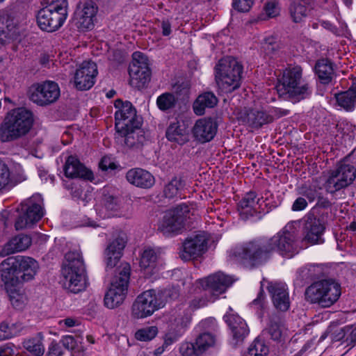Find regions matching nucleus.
<instances>
[{
    "mask_svg": "<svg viewBox=\"0 0 356 356\" xmlns=\"http://www.w3.org/2000/svg\"><path fill=\"white\" fill-rule=\"evenodd\" d=\"M159 291L161 292L162 296L164 298L165 304L168 300L177 299L179 295V289L177 287H172L169 289H165L163 291Z\"/></svg>",
    "mask_w": 356,
    "mask_h": 356,
    "instance_id": "obj_50",
    "label": "nucleus"
},
{
    "mask_svg": "<svg viewBox=\"0 0 356 356\" xmlns=\"http://www.w3.org/2000/svg\"><path fill=\"white\" fill-rule=\"evenodd\" d=\"M324 186L327 193L336 192L350 186L356 177V169L346 161L339 162L325 175Z\"/></svg>",
    "mask_w": 356,
    "mask_h": 356,
    "instance_id": "obj_12",
    "label": "nucleus"
},
{
    "mask_svg": "<svg viewBox=\"0 0 356 356\" xmlns=\"http://www.w3.org/2000/svg\"><path fill=\"white\" fill-rule=\"evenodd\" d=\"M177 98L172 92H164L156 99V105L162 111H169L175 107Z\"/></svg>",
    "mask_w": 356,
    "mask_h": 356,
    "instance_id": "obj_42",
    "label": "nucleus"
},
{
    "mask_svg": "<svg viewBox=\"0 0 356 356\" xmlns=\"http://www.w3.org/2000/svg\"><path fill=\"white\" fill-rule=\"evenodd\" d=\"M268 332L271 338L275 341H280L284 339L282 327L277 323H272L268 327Z\"/></svg>",
    "mask_w": 356,
    "mask_h": 356,
    "instance_id": "obj_49",
    "label": "nucleus"
},
{
    "mask_svg": "<svg viewBox=\"0 0 356 356\" xmlns=\"http://www.w3.org/2000/svg\"><path fill=\"white\" fill-rule=\"evenodd\" d=\"M165 136L169 141L180 145L189 140L188 129L183 121L171 122L166 130Z\"/></svg>",
    "mask_w": 356,
    "mask_h": 356,
    "instance_id": "obj_31",
    "label": "nucleus"
},
{
    "mask_svg": "<svg viewBox=\"0 0 356 356\" xmlns=\"http://www.w3.org/2000/svg\"><path fill=\"white\" fill-rule=\"evenodd\" d=\"M17 175L11 172L8 165L0 159V191H9L18 183L26 179L20 165L15 166Z\"/></svg>",
    "mask_w": 356,
    "mask_h": 356,
    "instance_id": "obj_27",
    "label": "nucleus"
},
{
    "mask_svg": "<svg viewBox=\"0 0 356 356\" xmlns=\"http://www.w3.org/2000/svg\"><path fill=\"white\" fill-rule=\"evenodd\" d=\"M31 244V238L27 235L19 234L11 238L4 246L1 254H10L26 250Z\"/></svg>",
    "mask_w": 356,
    "mask_h": 356,
    "instance_id": "obj_34",
    "label": "nucleus"
},
{
    "mask_svg": "<svg viewBox=\"0 0 356 356\" xmlns=\"http://www.w3.org/2000/svg\"><path fill=\"white\" fill-rule=\"evenodd\" d=\"M165 306V300L161 292L149 289L140 294L131 308V315L137 319L152 316L156 311Z\"/></svg>",
    "mask_w": 356,
    "mask_h": 356,
    "instance_id": "obj_13",
    "label": "nucleus"
},
{
    "mask_svg": "<svg viewBox=\"0 0 356 356\" xmlns=\"http://www.w3.org/2000/svg\"><path fill=\"white\" fill-rule=\"evenodd\" d=\"M5 118L20 138L29 132L33 124V113L23 107L10 111Z\"/></svg>",
    "mask_w": 356,
    "mask_h": 356,
    "instance_id": "obj_17",
    "label": "nucleus"
},
{
    "mask_svg": "<svg viewBox=\"0 0 356 356\" xmlns=\"http://www.w3.org/2000/svg\"><path fill=\"white\" fill-rule=\"evenodd\" d=\"M97 74V67L94 62L86 60L83 62L76 69L73 78L74 87L79 90H87L95 84V79Z\"/></svg>",
    "mask_w": 356,
    "mask_h": 356,
    "instance_id": "obj_19",
    "label": "nucleus"
},
{
    "mask_svg": "<svg viewBox=\"0 0 356 356\" xmlns=\"http://www.w3.org/2000/svg\"><path fill=\"white\" fill-rule=\"evenodd\" d=\"M99 167L103 170H115L118 168V165L112 157L104 156L99 163Z\"/></svg>",
    "mask_w": 356,
    "mask_h": 356,
    "instance_id": "obj_51",
    "label": "nucleus"
},
{
    "mask_svg": "<svg viewBox=\"0 0 356 356\" xmlns=\"http://www.w3.org/2000/svg\"><path fill=\"white\" fill-rule=\"evenodd\" d=\"M341 293V286L339 283L330 280H323L315 282L307 287L305 298L308 301L317 303L322 307H330L338 300Z\"/></svg>",
    "mask_w": 356,
    "mask_h": 356,
    "instance_id": "obj_10",
    "label": "nucleus"
},
{
    "mask_svg": "<svg viewBox=\"0 0 356 356\" xmlns=\"http://www.w3.org/2000/svg\"><path fill=\"white\" fill-rule=\"evenodd\" d=\"M180 353L183 356H190L193 353L199 355L200 353L196 351L195 343H191L188 342L183 343L180 346Z\"/></svg>",
    "mask_w": 356,
    "mask_h": 356,
    "instance_id": "obj_54",
    "label": "nucleus"
},
{
    "mask_svg": "<svg viewBox=\"0 0 356 356\" xmlns=\"http://www.w3.org/2000/svg\"><path fill=\"white\" fill-rule=\"evenodd\" d=\"M106 192H107V189L104 188L100 197L101 203L97 204L95 208L97 215L102 218L117 216V211L120 208L118 199Z\"/></svg>",
    "mask_w": 356,
    "mask_h": 356,
    "instance_id": "obj_29",
    "label": "nucleus"
},
{
    "mask_svg": "<svg viewBox=\"0 0 356 356\" xmlns=\"http://www.w3.org/2000/svg\"><path fill=\"white\" fill-rule=\"evenodd\" d=\"M183 186L182 181L177 177H175L165 186V195L169 198L176 197L179 195Z\"/></svg>",
    "mask_w": 356,
    "mask_h": 356,
    "instance_id": "obj_46",
    "label": "nucleus"
},
{
    "mask_svg": "<svg viewBox=\"0 0 356 356\" xmlns=\"http://www.w3.org/2000/svg\"><path fill=\"white\" fill-rule=\"evenodd\" d=\"M300 228V222L292 221L270 238L236 246L228 252L227 262L230 265L253 268L266 263L273 252L292 257L298 252L297 242Z\"/></svg>",
    "mask_w": 356,
    "mask_h": 356,
    "instance_id": "obj_2",
    "label": "nucleus"
},
{
    "mask_svg": "<svg viewBox=\"0 0 356 356\" xmlns=\"http://www.w3.org/2000/svg\"><path fill=\"white\" fill-rule=\"evenodd\" d=\"M254 39L257 44L254 47H260L266 54L273 52L279 47L277 38L273 34L259 35Z\"/></svg>",
    "mask_w": 356,
    "mask_h": 356,
    "instance_id": "obj_36",
    "label": "nucleus"
},
{
    "mask_svg": "<svg viewBox=\"0 0 356 356\" xmlns=\"http://www.w3.org/2000/svg\"><path fill=\"white\" fill-rule=\"evenodd\" d=\"M264 205H266L265 201L257 197L254 192L247 193L239 203L242 212L250 215L264 211Z\"/></svg>",
    "mask_w": 356,
    "mask_h": 356,
    "instance_id": "obj_33",
    "label": "nucleus"
},
{
    "mask_svg": "<svg viewBox=\"0 0 356 356\" xmlns=\"http://www.w3.org/2000/svg\"><path fill=\"white\" fill-rule=\"evenodd\" d=\"M280 8L277 0H268L264 4L261 17L264 19L274 18L280 15Z\"/></svg>",
    "mask_w": 356,
    "mask_h": 356,
    "instance_id": "obj_45",
    "label": "nucleus"
},
{
    "mask_svg": "<svg viewBox=\"0 0 356 356\" xmlns=\"http://www.w3.org/2000/svg\"><path fill=\"white\" fill-rule=\"evenodd\" d=\"M130 84L140 88L148 81L150 75L148 59L146 56L136 51L132 54V63L129 66Z\"/></svg>",
    "mask_w": 356,
    "mask_h": 356,
    "instance_id": "obj_16",
    "label": "nucleus"
},
{
    "mask_svg": "<svg viewBox=\"0 0 356 356\" xmlns=\"http://www.w3.org/2000/svg\"><path fill=\"white\" fill-rule=\"evenodd\" d=\"M289 112L277 107L261 105L254 102L252 106L245 108L238 113V118L252 127H260L273 120L288 115Z\"/></svg>",
    "mask_w": 356,
    "mask_h": 356,
    "instance_id": "obj_9",
    "label": "nucleus"
},
{
    "mask_svg": "<svg viewBox=\"0 0 356 356\" xmlns=\"http://www.w3.org/2000/svg\"><path fill=\"white\" fill-rule=\"evenodd\" d=\"M31 100L38 105H47L56 102L60 97L58 85L51 81L38 83L33 87Z\"/></svg>",
    "mask_w": 356,
    "mask_h": 356,
    "instance_id": "obj_18",
    "label": "nucleus"
},
{
    "mask_svg": "<svg viewBox=\"0 0 356 356\" xmlns=\"http://www.w3.org/2000/svg\"><path fill=\"white\" fill-rule=\"evenodd\" d=\"M225 321L232 330L233 337L237 341L243 340L249 333L246 322L236 314L231 307L224 316Z\"/></svg>",
    "mask_w": 356,
    "mask_h": 356,
    "instance_id": "obj_28",
    "label": "nucleus"
},
{
    "mask_svg": "<svg viewBox=\"0 0 356 356\" xmlns=\"http://www.w3.org/2000/svg\"><path fill=\"white\" fill-rule=\"evenodd\" d=\"M42 199L40 195H33L22 205V213L15 222L17 229H23L31 227L39 221L44 216L42 207Z\"/></svg>",
    "mask_w": 356,
    "mask_h": 356,
    "instance_id": "obj_15",
    "label": "nucleus"
},
{
    "mask_svg": "<svg viewBox=\"0 0 356 356\" xmlns=\"http://www.w3.org/2000/svg\"><path fill=\"white\" fill-rule=\"evenodd\" d=\"M196 215L197 211L194 204H179L165 211L159 222V230L165 236L177 234L185 228L188 221Z\"/></svg>",
    "mask_w": 356,
    "mask_h": 356,
    "instance_id": "obj_6",
    "label": "nucleus"
},
{
    "mask_svg": "<svg viewBox=\"0 0 356 356\" xmlns=\"http://www.w3.org/2000/svg\"><path fill=\"white\" fill-rule=\"evenodd\" d=\"M315 72L322 83H328L333 74L332 63L327 59H321L315 66Z\"/></svg>",
    "mask_w": 356,
    "mask_h": 356,
    "instance_id": "obj_37",
    "label": "nucleus"
},
{
    "mask_svg": "<svg viewBox=\"0 0 356 356\" xmlns=\"http://www.w3.org/2000/svg\"><path fill=\"white\" fill-rule=\"evenodd\" d=\"M65 258L62 270L65 288L74 293L85 290L88 280L80 250L76 248L67 252Z\"/></svg>",
    "mask_w": 356,
    "mask_h": 356,
    "instance_id": "obj_4",
    "label": "nucleus"
},
{
    "mask_svg": "<svg viewBox=\"0 0 356 356\" xmlns=\"http://www.w3.org/2000/svg\"><path fill=\"white\" fill-rule=\"evenodd\" d=\"M268 347L265 343L261 340L255 339L243 356H268Z\"/></svg>",
    "mask_w": 356,
    "mask_h": 356,
    "instance_id": "obj_43",
    "label": "nucleus"
},
{
    "mask_svg": "<svg viewBox=\"0 0 356 356\" xmlns=\"http://www.w3.org/2000/svg\"><path fill=\"white\" fill-rule=\"evenodd\" d=\"M217 131V122L211 118L197 120L191 129L193 137L200 143H206L212 140Z\"/></svg>",
    "mask_w": 356,
    "mask_h": 356,
    "instance_id": "obj_21",
    "label": "nucleus"
},
{
    "mask_svg": "<svg viewBox=\"0 0 356 356\" xmlns=\"http://www.w3.org/2000/svg\"><path fill=\"white\" fill-rule=\"evenodd\" d=\"M65 175L71 178H82L86 180L92 181L94 175L92 172L82 165L79 159L73 156H70L65 165Z\"/></svg>",
    "mask_w": 356,
    "mask_h": 356,
    "instance_id": "obj_30",
    "label": "nucleus"
},
{
    "mask_svg": "<svg viewBox=\"0 0 356 356\" xmlns=\"http://www.w3.org/2000/svg\"><path fill=\"white\" fill-rule=\"evenodd\" d=\"M126 177L130 184L143 188H151L155 182L154 176L148 171L141 168L129 170Z\"/></svg>",
    "mask_w": 356,
    "mask_h": 356,
    "instance_id": "obj_32",
    "label": "nucleus"
},
{
    "mask_svg": "<svg viewBox=\"0 0 356 356\" xmlns=\"http://www.w3.org/2000/svg\"><path fill=\"white\" fill-rule=\"evenodd\" d=\"M195 343L196 351L201 354L215 345L216 339L211 333L204 332L197 337Z\"/></svg>",
    "mask_w": 356,
    "mask_h": 356,
    "instance_id": "obj_39",
    "label": "nucleus"
},
{
    "mask_svg": "<svg viewBox=\"0 0 356 356\" xmlns=\"http://www.w3.org/2000/svg\"><path fill=\"white\" fill-rule=\"evenodd\" d=\"M97 7L92 1L86 2L82 8H79L75 13V24L81 31L93 29Z\"/></svg>",
    "mask_w": 356,
    "mask_h": 356,
    "instance_id": "obj_23",
    "label": "nucleus"
},
{
    "mask_svg": "<svg viewBox=\"0 0 356 356\" xmlns=\"http://www.w3.org/2000/svg\"><path fill=\"white\" fill-rule=\"evenodd\" d=\"M308 8L306 3H302L300 1L294 2L291 8L290 12L291 17L295 22H300L307 15Z\"/></svg>",
    "mask_w": 356,
    "mask_h": 356,
    "instance_id": "obj_44",
    "label": "nucleus"
},
{
    "mask_svg": "<svg viewBox=\"0 0 356 356\" xmlns=\"http://www.w3.org/2000/svg\"><path fill=\"white\" fill-rule=\"evenodd\" d=\"M321 25L323 28L330 31L334 34L338 35L343 33V31L344 29V27L343 26H341L342 30H339L338 29L335 28L330 22H327V21L322 22Z\"/></svg>",
    "mask_w": 356,
    "mask_h": 356,
    "instance_id": "obj_59",
    "label": "nucleus"
},
{
    "mask_svg": "<svg viewBox=\"0 0 356 356\" xmlns=\"http://www.w3.org/2000/svg\"><path fill=\"white\" fill-rule=\"evenodd\" d=\"M303 195L307 197L309 202H313L317 196V191L316 189H307L303 191Z\"/></svg>",
    "mask_w": 356,
    "mask_h": 356,
    "instance_id": "obj_61",
    "label": "nucleus"
},
{
    "mask_svg": "<svg viewBox=\"0 0 356 356\" xmlns=\"http://www.w3.org/2000/svg\"><path fill=\"white\" fill-rule=\"evenodd\" d=\"M337 105L346 111H352L356 103V97L347 90L335 95Z\"/></svg>",
    "mask_w": 356,
    "mask_h": 356,
    "instance_id": "obj_40",
    "label": "nucleus"
},
{
    "mask_svg": "<svg viewBox=\"0 0 356 356\" xmlns=\"http://www.w3.org/2000/svg\"><path fill=\"white\" fill-rule=\"evenodd\" d=\"M207 237L203 232L189 236L186 239L179 252L184 261H188L202 255L207 250Z\"/></svg>",
    "mask_w": 356,
    "mask_h": 356,
    "instance_id": "obj_20",
    "label": "nucleus"
},
{
    "mask_svg": "<svg viewBox=\"0 0 356 356\" xmlns=\"http://www.w3.org/2000/svg\"><path fill=\"white\" fill-rule=\"evenodd\" d=\"M307 207V200L302 197H298L292 205V210L294 211H302Z\"/></svg>",
    "mask_w": 356,
    "mask_h": 356,
    "instance_id": "obj_58",
    "label": "nucleus"
},
{
    "mask_svg": "<svg viewBox=\"0 0 356 356\" xmlns=\"http://www.w3.org/2000/svg\"><path fill=\"white\" fill-rule=\"evenodd\" d=\"M61 343L65 348L69 350H73L76 346V342L74 338L70 335L63 337L61 339Z\"/></svg>",
    "mask_w": 356,
    "mask_h": 356,
    "instance_id": "obj_57",
    "label": "nucleus"
},
{
    "mask_svg": "<svg viewBox=\"0 0 356 356\" xmlns=\"http://www.w3.org/2000/svg\"><path fill=\"white\" fill-rule=\"evenodd\" d=\"M158 334V328L156 326L145 327L138 329L135 332V338L140 341H148L153 339Z\"/></svg>",
    "mask_w": 356,
    "mask_h": 356,
    "instance_id": "obj_47",
    "label": "nucleus"
},
{
    "mask_svg": "<svg viewBox=\"0 0 356 356\" xmlns=\"http://www.w3.org/2000/svg\"><path fill=\"white\" fill-rule=\"evenodd\" d=\"M0 356H15L11 346L6 344L0 347Z\"/></svg>",
    "mask_w": 356,
    "mask_h": 356,
    "instance_id": "obj_60",
    "label": "nucleus"
},
{
    "mask_svg": "<svg viewBox=\"0 0 356 356\" xmlns=\"http://www.w3.org/2000/svg\"><path fill=\"white\" fill-rule=\"evenodd\" d=\"M62 354L61 347L56 341H53L49 346L48 356H61Z\"/></svg>",
    "mask_w": 356,
    "mask_h": 356,
    "instance_id": "obj_55",
    "label": "nucleus"
},
{
    "mask_svg": "<svg viewBox=\"0 0 356 356\" xmlns=\"http://www.w3.org/2000/svg\"><path fill=\"white\" fill-rule=\"evenodd\" d=\"M254 4V0H232L233 8L238 12H248Z\"/></svg>",
    "mask_w": 356,
    "mask_h": 356,
    "instance_id": "obj_48",
    "label": "nucleus"
},
{
    "mask_svg": "<svg viewBox=\"0 0 356 356\" xmlns=\"http://www.w3.org/2000/svg\"><path fill=\"white\" fill-rule=\"evenodd\" d=\"M236 280L222 272L197 280L190 287L185 302L178 305L170 315L164 345L168 346L177 341L190 325L192 312L214 302Z\"/></svg>",
    "mask_w": 356,
    "mask_h": 356,
    "instance_id": "obj_1",
    "label": "nucleus"
},
{
    "mask_svg": "<svg viewBox=\"0 0 356 356\" xmlns=\"http://www.w3.org/2000/svg\"><path fill=\"white\" fill-rule=\"evenodd\" d=\"M268 291L274 307L280 311H286L290 306L289 296L285 283L274 282L268 284Z\"/></svg>",
    "mask_w": 356,
    "mask_h": 356,
    "instance_id": "obj_24",
    "label": "nucleus"
},
{
    "mask_svg": "<svg viewBox=\"0 0 356 356\" xmlns=\"http://www.w3.org/2000/svg\"><path fill=\"white\" fill-rule=\"evenodd\" d=\"M114 105L118 109L115 113V129L118 132L125 136V143L128 146H133L135 142L129 140L133 138L135 129L140 127L136 111L129 102H123L120 99H117Z\"/></svg>",
    "mask_w": 356,
    "mask_h": 356,
    "instance_id": "obj_11",
    "label": "nucleus"
},
{
    "mask_svg": "<svg viewBox=\"0 0 356 356\" xmlns=\"http://www.w3.org/2000/svg\"><path fill=\"white\" fill-rule=\"evenodd\" d=\"M298 221L301 222L300 230L303 231L304 241L312 245L323 242V234L325 227L319 220L311 218Z\"/></svg>",
    "mask_w": 356,
    "mask_h": 356,
    "instance_id": "obj_26",
    "label": "nucleus"
},
{
    "mask_svg": "<svg viewBox=\"0 0 356 356\" xmlns=\"http://www.w3.org/2000/svg\"><path fill=\"white\" fill-rule=\"evenodd\" d=\"M218 103L217 97L212 92H204L200 95L194 102L193 108L197 115H202L206 108L214 107Z\"/></svg>",
    "mask_w": 356,
    "mask_h": 356,
    "instance_id": "obj_35",
    "label": "nucleus"
},
{
    "mask_svg": "<svg viewBox=\"0 0 356 356\" xmlns=\"http://www.w3.org/2000/svg\"><path fill=\"white\" fill-rule=\"evenodd\" d=\"M42 339V334L38 333L35 337L24 340L23 347L33 355L41 356L44 352Z\"/></svg>",
    "mask_w": 356,
    "mask_h": 356,
    "instance_id": "obj_38",
    "label": "nucleus"
},
{
    "mask_svg": "<svg viewBox=\"0 0 356 356\" xmlns=\"http://www.w3.org/2000/svg\"><path fill=\"white\" fill-rule=\"evenodd\" d=\"M10 330L15 331L16 335L20 333V332L23 330L24 326L21 323H15L10 325Z\"/></svg>",
    "mask_w": 356,
    "mask_h": 356,
    "instance_id": "obj_64",
    "label": "nucleus"
},
{
    "mask_svg": "<svg viewBox=\"0 0 356 356\" xmlns=\"http://www.w3.org/2000/svg\"><path fill=\"white\" fill-rule=\"evenodd\" d=\"M79 324V321L74 318H66L58 321V325L61 327H74L78 326Z\"/></svg>",
    "mask_w": 356,
    "mask_h": 356,
    "instance_id": "obj_56",
    "label": "nucleus"
},
{
    "mask_svg": "<svg viewBox=\"0 0 356 356\" xmlns=\"http://www.w3.org/2000/svg\"><path fill=\"white\" fill-rule=\"evenodd\" d=\"M312 268V266H305L300 268L297 272V278L300 281H307L311 279L313 276Z\"/></svg>",
    "mask_w": 356,
    "mask_h": 356,
    "instance_id": "obj_53",
    "label": "nucleus"
},
{
    "mask_svg": "<svg viewBox=\"0 0 356 356\" xmlns=\"http://www.w3.org/2000/svg\"><path fill=\"white\" fill-rule=\"evenodd\" d=\"M60 62L63 64V66L70 64V63L72 61V57L68 55L62 54L59 56Z\"/></svg>",
    "mask_w": 356,
    "mask_h": 356,
    "instance_id": "obj_63",
    "label": "nucleus"
},
{
    "mask_svg": "<svg viewBox=\"0 0 356 356\" xmlns=\"http://www.w3.org/2000/svg\"><path fill=\"white\" fill-rule=\"evenodd\" d=\"M1 280L13 306L17 309L23 308L26 302L23 283L17 278H7L6 275L1 277Z\"/></svg>",
    "mask_w": 356,
    "mask_h": 356,
    "instance_id": "obj_22",
    "label": "nucleus"
},
{
    "mask_svg": "<svg viewBox=\"0 0 356 356\" xmlns=\"http://www.w3.org/2000/svg\"><path fill=\"white\" fill-rule=\"evenodd\" d=\"M242 66L234 58L220 59L216 67V81L220 91L229 93L240 86Z\"/></svg>",
    "mask_w": 356,
    "mask_h": 356,
    "instance_id": "obj_8",
    "label": "nucleus"
},
{
    "mask_svg": "<svg viewBox=\"0 0 356 356\" xmlns=\"http://www.w3.org/2000/svg\"><path fill=\"white\" fill-rule=\"evenodd\" d=\"M40 268L38 262L26 256L10 257L0 265L1 277L17 278L22 283L33 280Z\"/></svg>",
    "mask_w": 356,
    "mask_h": 356,
    "instance_id": "obj_5",
    "label": "nucleus"
},
{
    "mask_svg": "<svg viewBox=\"0 0 356 356\" xmlns=\"http://www.w3.org/2000/svg\"><path fill=\"white\" fill-rule=\"evenodd\" d=\"M67 0H46V6L37 15L40 29L54 32L59 29L67 17Z\"/></svg>",
    "mask_w": 356,
    "mask_h": 356,
    "instance_id": "obj_7",
    "label": "nucleus"
},
{
    "mask_svg": "<svg viewBox=\"0 0 356 356\" xmlns=\"http://www.w3.org/2000/svg\"><path fill=\"white\" fill-rule=\"evenodd\" d=\"M15 336H16V332L10 330L8 323H2L0 325V340L7 339Z\"/></svg>",
    "mask_w": 356,
    "mask_h": 356,
    "instance_id": "obj_52",
    "label": "nucleus"
},
{
    "mask_svg": "<svg viewBox=\"0 0 356 356\" xmlns=\"http://www.w3.org/2000/svg\"><path fill=\"white\" fill-rule=\"evenodd\" d=\"M127 242L125 234H120L111 241L104 251V261L107 277L110 284L104 296V305L108 309H114L124 302L128 291L130 265L120 262L123 250Z\"/></svg>",
    "mask_w": 356,
    "mask_h": 356,
    "instance_id": "obj_3",
    "label": "nucleus"
},
{
    "mask_svg": "<svg viewBox=\"0 0 356 356\" xmlns=\"http://www.w3.org/2000/svg\"><path fill=\"white\" fill-rule=\"evenodd\" d=\"M163 263L159 249L150 247L144 249L141 254L140 266L145 270L146 275L151 276L158 272L162 267Z\"/></svg>",
    "mask_w": 356,
    "mask_h": 356,
    "instance_id": "obj_25",
    "label": "nucleus"
},
{
    "mask_svg": "<svg viewBox=\"0 0 356 356\" xmlns=\"http://www.w3.org/2000/svg\"><path fill=\"white\" fill-rule=\"evenodd\" d=\"M280 86L284 93L298 100L304 99L309 94L307 84L302 79V69L298 65L284 70L280 79Z\"/></svg>",
    "mask_w": 356,
    "mask_h": 356,
    "instance_id": "obj_14",
    "label": "nucleus"
},
{
    "mask_svg": "<svg viewBox=\"0 0 356 356\" xmlns=\"http://www.w3.org/2000/svg\"><path fill=\"white\" fill-rule=\"evenodd\" d=\"M162 33L165 36H168L171 33V25L168 21H163L161 24Z\"/></svg>",
    "mask_w": 356,
    "mask_h": 356,
    "instance_id": "obj_62",
    "label": "nucleus"
},
{
    "mask_svg": "<svg viewBox=\"0 0 356 356\" xmlns=\"http://www.w3.org/2000/svg\"><path fill=\"white\" fill-rule=\"evenodd\" d=\"M20 138V136L4 118L0 124V142L8 143Z\"/></svg>",
    "mask_w": 356,
    "mask_h": 356,
    "instance_id": "obj_41",
    "label": "nucleus"
}]
</instances>
